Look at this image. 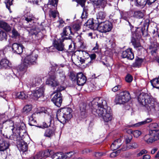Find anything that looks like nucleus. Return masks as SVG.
<instances>
[{"label":"nucleus","instance_id":"f257e3e1","mask_svg":"<svg viewBox=\"0 0 159 159\" xmlns=\"http://www.w3.org/2000/svg\"><path fill=\"white\" fill-rule=\"evenodd\" d=\"M92 113L96 116L102 118L106 122L111 121L112 118L111 108L106 101L101 98H96L91 102Z\"/></svg>","mask_w":159,"mask_h":159},{"label":"nucleus","instance_id":"f03ea898","mask_svg":"<svg viewBox=\"0 0 159 159\" xmlns=\"http://www.w3.org/2000/svg\"><path fill=\"white\" fill-rule=\"evenodd\" d=\"M138 100L140 104L145 107L148 112L152 114L157 112L159 115V105L150 95L142 93L139 96Z\"/></svg>","mask_w":159,"mask_h":159},{"label":"nucleus","instance_id":"7ed1b4c3","mask_svg":"<svg viewBox=\"0 0 159 159\" xmlns=\"http://www.w3.org/2000/svg\"><path fill=\"white\" fill-rule=\"evenodd\" d=\"M6 124L8 125L7 128L9 130H11L12 131L13 134L11 136L8 137L7 135H4V134L2 133V130H1V133L3 136L7 138L13 140H17L18 136L21 132L24 133L25 131V127L24 124L22 123L20 126H18L15 128L14 126V123L11 121L6 122Z\"/></svg>","mask_w":159,"mask_h":159},{"label":"nucleus","instance_id":"20e7f679","mask_svg":"<svg viewBox=\"0 0 159 159\" xmlns=\"http://www.w3.org/2000/svg\"><path fill=\"white\" fill-rule=\"evenodd\" d=\"M72 109L70 108H61L57 111V118L61 122H65L72 118Z\"/></svg>","mask_w":159,"mask_h":159},{"label":"nucleus","instance_id":"39448f33","mask_svg":"<svg viewBox=\"0 0 159 159\" xmlns=\"http://www.w3.org/2000/svg\"><path fill=\"white\" fill-rule=\"evenodd\" d=\"M98 24L97 30L102 33H106L110 31L112 28V23L108 21L101 22L98 21Z\"/></svg>","mask_w":159,"mask_h":159},{"label":"nucleus","instance_id":"423d86ee","mask_svg":"<svg viewBox=\"0 0 159 159\" xmlns=\"http://www.w3.org/2000/svg\"><path fill=\"white\" fill-rule=\"evenodd\" d=\"M130 99L129 93L127 91H124L116 97V102L117 104H124L128 102Z\"/></svg>","mask_w":159,"mask_h":159},{"label":"nucleus","instance_id":"0eeeda50","mask_svg":"<svg viewBox=\"0 0 159 159\" xmlns=\"http://www.w3.org/2000/svg\"><path fill=\"white\" fill-rule=\"evenodd\" d=\"M38 55L34 52H32L30 54L27 55L25 58L24 61L29 66L31 65L36 64L37 63Z\"/></svg>","mask_w":159,"mask_h":159},{"label":"nucleus","instance_id":"6e6552de","mask_svg":"<svg viewBox=\"0 0 159 159\" xmlns=\"http://www.w3.org/2000/svg\"><path fill=\"white\" fill-rule=\"evenodd\" d=\"M149 133L150 134L146 135L144 137V141L148 143H152L157 140V137H156L157 134L156 130H151Z\"/></svg>","mask_w":159,"mask_h":159},{"label":"nucleus","instance_id":"1a4fd4ad","mask_svg":"<svg viewBox=\"0 0 159 159\" xmlns=\"http://www.w3.org/2000/svg\"><path fill=\"white\" fill-rule=\"evenodd\" d=\"M44 88L43 87L37 88L33 90L30 97L34 100H37L38 98L43 95Z\"/></svg>","mask_w":159,"mask_h":159},{"label":"nucleus","instance_id":"9d476101","mask_svg":"<svg viewBox=\"0 0 159 159\" xmlns=\"http://www.w3.org/2000/svg\"><path fill=\"white\" fill-rule=\"evenodd\" d=\"M70 39L69 38H65L63 37H61L57 40H55L53 42V44L54 47L59 51H62L64 50V45L63 43V42L65 39Z\"/></svg>","mask_w":159,"mask_h":159},{"label":"nucleus","instance_id":"9b49d317","mask_svg":"<svg viewBox=\"0 0 159 159\" xmlns=\"http://www.w3.org/2000/svg\"><path fill=\"white\" fill-rule=\"evenodd\" d=\"M74 154L72 152H68L66 154L61 152L54 153L51 156L52 159H66L67 157H70Z\"/></svg>","mask_w":159,"mask_h":159},{"label":"nucleus","instance_id":"f8f14e48","mask_svg":"<svg viewBox=\"0 0 159 159\" xmlns=\"http://www.w3.org/2000/svg\"><path fill=\"white\" fill-rule=\"evenodd\" d=\"M23 46L19 43H13L12 45V51L14 53L17 54H21L23 52Z\"/></svg>","mask_w":159,"mask_h":159},{"label":"nucleus","instance_id":"ddd939ff","mask_svg":"<svg viewBox=\"0 0 159 159\" xmlns=\"http://www.w3.org/2000/svg\"><path fill=\"white\" fill-rule=\"evenodd\" d=\"M86 81V77L82 73H79L77 74L76 82L77 85L79 86L83 85L85 83Z\"/></svg>","mask_w":159,"mask_h":159},{"label":"nucleus","instance_id":"4468645a","mask_svg":"<svg viewBox=\"0 0 159 159\" xmlns=\"http://www.w3.org/2000/svg\"><path fill=\"white\" fill-rule=\"evenodd\" d=\"M131 50V49L129 48L123 51L122 54V57L127 58L128 59L131 60L133 59L134 57L133 53L132 52Z\"/></svg>","mask_w":159,"mask_h":159},{"label":"nucleus","instance_id":"2eb2a0df","mask_svg":"<svg viewBox=\"0 0 159 159\" xmlns=\"http://www.w3.org/2000/svg\"><path fill=\"white\" fill-rule=\"evenodd\" d=\"M46 84H48L52 87H55L58 85L59 82L57 81L56 78L54 75L51 76L46 81Z\"/></svg>","mask_w":159,"mask_h":159},{"label":"nucleus","instance_id":"dca6fc26","mask_svg":"<svg viewBox=\"0 0 159 159\" xmlns=\"http://www.w3.org/2000/svg\"><path fill=\"white\" fill-rule=\"evenodd\" d=\"M9 145V143L0 136V151H3L7 149Z\"/></svg>","mask_w":159,"mask_h":159},{"label":"nucleus","instance_id":"f3484780","mask_svg":"<svg viewBox=\"0 0 159 159\" xmlns=\"http://www.w3.org/2000/svg\"><path fill=\"white\" fill-rule=\"evenodd\" d=\"M53 152L52 151H49V150H46L43 152H40L38 153L36 155V157L38 159V157H37L38 156L41 157V158H45L47 157H48L49 156L51 155H53L54 153L55 152H53Z\"/></svg>","mask_w":159,"mask_h":159},{"label":"nucleus","instance_id":"a211bd4d","mask_svg":"<svg viewBox=\"0 0 159 159\" xmlns=\"http://www.w3.org/2000/svg\"><path fill=\"white\" fill-rule=\"evenodd\" d=\"M29 66V65L27 64L24 61L23 62L18 66L17 68V72L16 73V75H17V73L19 74V71L22 73L25 72Z\"/></svg>","mask_w":159,"mask_h":159},{"label":"nucleus","instance_id":"6ab92c4d","mask_svg":"<svg viewBox=\"0 0 159 159\" xmlns=\"http://www.w3.org/2000/svg\"><path fill=\"white\" fill-rule=\"evenodd\" d=\"M121 140L120 139L114 141L111 145V149L113 151H114L120 148L121 144Z\"/></svg>","mask_w":159,"mask_h":159},{"label":"nucleus","instance_id":"aec40b11","mask_svg":"<svg viewBox=\"0 0 159 159\" xmlns=\"http://www.w3.org/2000/svg\"><path fill=\"white\" fill-rule=\"evenodd\" d=\"M133 37H132L131 40V42L133 45L134 48H138L140 47V44L138 40V39L140 38V36H138L137 37V36H136V34H135L136 37V38H135L134 37V34H133Z\"/></svg>","mask_w":159,"mask_h":159},{"label":"nucleus","instance_id":"412c9836","mask_svg":"<svg viewBox=\"0 0 159 159\" xmlns=\"http://www.w3.org/2000/svg\"><path fill=\"white\" fill-rule=\"evenodd\" d=\"M94 3L95 7L103 9L105 6L106 2L103 0H94Z\"/></svg>","mask_w":159,"mask_h":159},{"label":"nucleus","instance_id":"4be33fe9","mask_svg":"<svg viewBox=\"0 0 159 159\" xmlns=\"http://www.w3.org/2000/svg\"><path fill=\"white\" fill-rule=\"evenodd\" d=\"M17 147L19 149L23 152H25L27 150V143L24 141H21L18 144Z\"/></svg>","mask_w":159,"mask_h":159},{"label":"nucleus","instance_id":"5701e85b","mask_svg":"<svg viewBox=\"0 0 159 159\" xmlns=\"http://www.w3.org/2000/svg\"><path fill=\"white\" fill-rule=\"evenodd\" d=\"M9 61L5 58H2L0 60V69L6 68L9 65Z\"/></svg>","mask_w":159,"mask_h":159},{"label":"nucleus","instance_id":"b1692460","mask_svg":"<svg viewBox=\"0 0 159 159\" xmlns=\"http://www.w3.org/2000/svg\"><path fill=\"white\" fill-rule=\"evenodd\" d=\"M136 1L135 5L139 7H144L147 3L148 5L151 4L148 0H136Z\"/></svg>","mask_w":159,"mask_h":159},{"label":"nucleus","instance_id":"393cba45","mask_svg":"<svg viewBox=\"0 0 159 159\" xmlns=\"http://www.w3.org/2000/svg\"><path fill=\"white\" fill-rule=\"evenodd\" d=\"M57 76L59 80H61V83L63 82L66 78L64 72L62 70H57Z\"/></svg>","mask_w":159,"mask_h":159},{"label":"nucleus","instance_id":"a878e982","mask_svg":"<svg viewBox=\"0 0 159 159\" xmlns=\"http://www.w3.org/2000/svg\"><path fill=\"white\" fill-rule=\"evenodd\" d=\"M0 28H2L7 31H9L11 30L10 26L6 22L0 20Z\"/></svg>","mask_w":159,"mask_h":159},{"label":"nucleus","instance_id":"bb28decb","mask_svg":"<svg viewBox=\"0 0 159 159\" xmlns=\"http://www.w3.org/2000/svg\"><path fill=\"white\" fill-rule=\"evenodd\" d=\"M144 15V11L143 10H138L134 12L133 16L135 18L141 19L143 18Z\"/></svg>","mask_w":159,"mask_h":159},{"label":"nucleus","instance_id":"cd10ccee","mask_svg":"<svg viewBox=\"0 0 159 159\" xmlns=\"http://www.w3.org/2000/svg\"><path fill=\"white\" fill-rule=\"evenodd\" d=\"M62 34L63 35L68 36L69 37H69L70 38L69 39H70V34H72L71 27L69 26L66 27L63 29Z\"/></svg>","mask_w":159,"mask_h":159},{"label":"nucleus","instance_id":"c85d7f7f","mask_svg":"<svg viewBox=\"0 0 159 159\" xmlns=\"http://www.w3.org/2000/svg\"><path fill=\"white\" fill-rule=\"evenodd\" d=\"M24 18H25V20L27 23H28L30 25L32 23L34 22L35 17L32 15L30 13H28L27 16H25Z\"/></svg>","mask_w":159,"mask_h":159},{"label":"nucleus","instance_id":"c756f323","mask_svg":"<svg viewBox=\"0 0 159 159\" xmlns=\"http://www.w3.org/2000/svg\"><path fill=\"white\" fill-rule=\"evenodd\" d=\"M16 96L19 99H26L28 97V95L25 93L24 92H20L17 93L16 94Z\"/></svg>","mask_w":159,"mask_h":159},{"label":"nucleus","instance_id":"7c9ffc66","mask_svg":"<svg viewBox=\"0 0 159 159\" xmlns=\"http://www.w3.org/2000/svg\"><path fill=\"white\" fill-rule=\"evenodd\" d=\"M55 130L53 129L49 128L47 129L44 134V136L46 137H50L54 134Z\"/></svg>","mask_w":159,"mask_h":159},{"label":"nucleus","instance_id":"2f4dec72","mask_svg":"<svg viewBox=\"0 0 159 159\" xmlns=\"http://www.w3.org/2000/svg\"><path fill=\"white\" fill-rule=\"evenodd\" d=\"M152 119L151 118H148L146 120L138 122L134 125L133 126H129V127H132L133 126L138 127L141 125L146 124L147 123H149L152 121Z\"/></svg>","mask_w":159,"mask_h":159},{"label":"nucleus","instance_id":"473e14b6","mask_svg":"<svg viewBox=\"0 0 159 159\" xmlns=\"http://www.w3.org/2000/svg\"><path fill=\"white\" fill-rule=\"evenodd\" d=\"M52 101L55 105L58 107H60L62 102V98H58L57 100L54 98H52L51 100Z\"/></svg>","mask_w":159,"mask_h":159},{"label":"nucleus","instance_id":"72a5a7b5","mask_svg":"<svg viewBox=\"0 0 159 159\" xmlns=\"http://www.w3.org/2000/svg\"><path fill=\"white\" fill-rule=\"evenodd\" d=\"M151 82L153 87L159 89V77L153 79L151 81Z\"/></svg>","mask_w":159,"mask_h":159},{"label":"nucleus","instance_id":"f704fd0d","mask_svg":"<svg viewBox=\"0 0 159 159\" xmlns=\"http://www.w3.org/2000/svg\"><path fill=\"white\" fill-rule=\"evenodd\" d=\"M106 16V14L104 12L100 11L98 12L97 15V19L98 20V23H98V21H99L100 20H103L105 18Z\"/></svg>","mask_w":159,"mask_h":159},{"label":"nucleus","instance_id":"c9c22d12","mask_svg":"<svg viewBox=\"0 0 159 159\" xmlns=\"http://www.w3.org/2000/svg\"><path fill=\"white\" fill-rule=\"evenodd\" d=\"M32 109V107L31 105H26L23 107L22 112L25 114H27L31 111Z\"/></svg>","mask_w":159,"mask_h":159},{"label":"nucleus","instance_id":"e433bc0d","mask_svg":"<svg viewBox=\"0 0 159 159\" xmlns=\"http://www.w3.org/2000/svg\"><path fill=\"white\" fill-rule=\"evenodd\" d=\"M35 115V114H33L29 118V124L30 126H34L36 123V121L34 119Z\"/></svg>","mask_w":159,"mask_h":159},{"label":"nucleus","instance_id":"4c0bfd02","mask_svg":"<svg viewBox=\"0 0 159 159\" xmlns=\"http://www.w3.org/2000/svg\"><path fill=\"white\" fill-rule=\"evenodd\" d=\"M41 80L39 77H36L33 80L31 83L32 87L38 85L41 82Z\"/></svg>","mask_w":159,"mask_h":159},{"label":"nucleus","instance_id":"58836bf2","mask_svg":"<svg viewBox=\"0 0 159 159\" xmlns=\"http://www.w3.org/2000/svg\"><path fill=\"white\" fill-rule=\"evenodd\" d=\"M58 1L57 0H49L48 3V6L49 8L51 6L54 7H56L57 6Z\"/></svg>","mask_w":159,"mask_h":159},{"label":"nucleus","instance_id":"ea45409f","mask_svg":"<svg viewBox=\"0 0 159 159\" xmlns=\"http://www.w3.org/2000/svg\"><path fill=\"white\" fill-rule=\"evenodd\" d=\"M51 120L49 119V121L46 123L45 122H43L41 125L40 126H38L37 127L39 128L44 129L47 128L50 126L51 124Z\"/></svg>","mask_w":159,"mask_h":159},{"label":"nucleus","instance_id":"a19ab883","mask_svg":"<svg viewBox=\"0 0 159 159\" xmlns=\"http://www.w3.org/2000/svg\"><path fill=\"white\" fill-rule=\"evenodd\" d=\"M40 32V30L39 27H36L31 29L30 32L32 35L34 34L36 35L38 33Z\"/></svg>","mask_w":159,"mask_h":159},{"label":"nucleus","instance_id":"79ce46f5","mask_svg":"<svg viewBox=\"0 0 159 159\" xmlns=\"http://www.w3.org/2000/svg\"><path fill=\"white\" fill-rule=\"evenodd\" d=\"M58 12L57 11L52 10H51L49 12V16L53 18H55L57 15H58Z\"/></svg>","mask_w":159,"mask_h":159},{"label":"nucleus","instance_id":"37998d69","mask_svg":"<svg viewBox=\"0 0 159 159\" xmlns=\"http://www.w3.org/2000/svg\"><path fill=\"white\" fill-rule=\"evenodd\" d=\"M7 39V34L6 33L2 31H0V41L6 40Z\"/></svg>","mask_w":159,"mask_h":159},{"label":"nucleus","instance_id":"c03bdc74","mask_svg":"<svg viewBox=\"0 0 159 159\" xmlns=\"http://www.w3.org/2000/svg\"><path fill=\"white\" fill-rule=\"evenodd\" d=\"M142 62V59L139 58L136 59L135 62L133 64V66L135 67H139L141 65Z\"/></svg>","mask_w":159,"mask_h":159},{"label":"nucleus","instance_id":"a18cd8bd","mask_svg":"<svg viewBox=\"0 0 159 159\" xmlns=\"http://www.w3.org/2000/svg\"><path fill=\"white\" fill-rule=\"evenodd\" d=\"M87 10L88 9L86 7H84L83 8V12L81 16V18L82 19L86 18L87 16Z\"/></svg>","mask_w":159,"mask_h":159},{"label":"nucleus","instance_id":"49530a36","mask_svg":"<svg viewBox=\"0 0 159 159\" xmlns=\"http://www.w3.org/2000/svg\"><path fill=\"white\" fill-rule=\"evenodd\" d=\"M13 0H5V3L6 4L7 8L9 10L10 12V6L12 5V1Z\"/></svg>","mask_w":159,"mask_h":159},{"label":"nucleus","instance_id":"de8ad7c7","mask_svg":"<svg viewBox=\"0 0 159 159\" xmlns=\"http://www.w3.org/2000/svg\"><path fill=\"white\" fill-rule=\"evenodd\" d=\"M120 150L125 151L129 149L128 144H121L120 147Z\"/></svg>","mask_w":159,"mask_h":159},{"label":"nucleus","instance_id":"09e8293b","mask_svg":"<svg viewBox=\"0 0 159 159\" xmlns=\"http://www.w3.org/2000/svg\"><path fill=\"white\" fill-rule=\"evenodd\" d=\"M132 137L131 135L128 134L125 137V139L126 144H128L131 141Z\"/></svg>","mask_w":159,"mask_h":159},{"label":"nucleus","instance_id":"8fccbe9b","mask_svg":"<svg viewBox=\"0 0 159 159\" xmlns=\"http://www.w3.org/2000/svg\"><path fill=\"white\" fill-rule=\"evenodd\" d=\"M142 134L141 132L139 130H135L133 131V134L136 138L138 137Z\"/></svg>","mask_w":159,"mask_h":159},{"label":"nucleus","instance_id":"3c124183","mask_svg":"<svg viewBox=\"0 0 159 159\" xmlns=\"http://www.w3.org/2000/svg\"><path fill=\"white\" fill-rule=\"evenodd\" d=\"M81 26L79 24H75L73 26V28L75 32L79 31L80 29Z\"/></svg>","mask_w":159,"mask_h":159},{"label":"nucleus","instance_id":"603ef678","mask_svg":"<svg viewBox=\"0 0 159 159\" xmlns=\"http://www.w3.org/2000/svg\"><path fill=\"white\" fill-rule=\"evenodd\" d=\"M125 80L127 82L130 83L133 80V77L131 75L128 74L126 76Z\"/></svg>","mask_w":159,"mask_h":159},{"label":"nucleus","instance_id":"864d4df0","mask_svg":"<svg viewBox=\"0 0 159 159\" xmlns=\"http://www.w3.org/2000/svg\"><path fill=\"white\" fill-rule=\"evenodd\" d=\"M121 88V84L117 85L114 87L112 89V90L114 92H116L119 90Z\"/></svg>","mask_w":159,"mask_h":159},{"label":"nucleus","instance_id":"5fc2aeb1","mask_svg":"<svg viewBox=\"0 0 159 159\" xmlns=\"http://www.w3.org/2000/svg\"><path fill=\"white\" fill-rule=\"evenodd\" d=\"M129 149L132 148H136L138 147V144L135 142L132 143L131 144L128 145Z\"/></svg>","mask_w":159,"mask_h":159},{"label":"nucleus","instance_id":"6e6d98bb","mask_svg":"<svg viewBox=\"0 0 159 159\" xmlns=\"http://www.w3.org/2000/svg\"><path fill=\"white\" fill-rule=\"evenodd\" d=\"M54 94L55 95L53 98H55L57 100L58 99V98H61V94L59 92H54Z\"/></svg>","mask_w":159,"mask_h":159},{"label":"nucleus","instance_id":"4d7b16f0","mask_svg":"<svg viewBox=\"0 0 159 159\" xmlns=\"http://www.w3.org/2000/svg\"><path fill=\"white\" fill-rule=\"evenodd\" d=\"M106 154L105 152H95V154H94V156L95 157L99 158L100 157L102 156H103L104 155Z\"/></svg>","mask_w":159,"mask_h":159},{"label":"nucleus","instance_id":"13d9d810","mask_svg":"<svg viewBox=\"0 0 159 159\" xmlns=\"http://www.w3.org/2000/svg\"><path fill=\"white\" fill-rule=\"evenodd\" d=\"M70 78L71 80L72 81H76L77 79V75H76L75 74L71 73H70Z\"/></svg>","mask_w":159,"mask_h":159},{"label":"nucleus","instance_id":"bf43d9fd","mask_svg":"<svg viewBox=\"0 0 159 159\" xmlns=\"http://www.w3.org/2000/svg\"><path fill=\"white\" fill-rule=\"evenodd\" d=\"M58 23H59V25H58V27H61L64 25V24H65L64 21L61 19L59 18V20L57 21Z\"/></svg>","mask_w":159,"mask_h":159},{"label":"nucleus","instance_id":"052dcab7","mask_svg":"<svg viewBox=\"0 0 159 159\" xmlns=\"http://www.w3.org/2000/svg\"><path fill=\"white\" fill-rule=\"evenodd\" d=\"M86 0H79L77 2L80 4L82 7L84 6Z\"/></svg>","mask_w":159,"mask_h":159},{"label":"nucleus","instance_id":"680f3d73","mask_svg":"<svg viewBox=\"0 0 159 159\" xmlns=\"http://www.w3.org/2000/svg\"><path fill=\"white\" fill-rule=\"evenodd\" d=\"M8 118L7 116L5 114V113L2 114L0 115V120H3V119H7Z\"/></svg>","mask_w":159,"mask_h":159},{"label":"nucleus","instance_id":"e2e57ef3","mask_svg":"<svg viewBox=\"0 0 159 159\" xmlns=\"http://www.w3.org/2000/svg\"><path fill=\"white\" fill-rule=\"evenodd\" d=\"M119 150L117 151L113 152L111 153L110 155V157H116L117 155V152Z\"/></svg>","mask_w":159,"mask_h":159},{"label":"nucleus","instance_id":"0e129e2a","mask_svg":"<svg viewBox=\"0 0 159 159\" xmlns=\"http://www.w3.org/2000/svg\"><path fill=\"white\" fill-rule=\"evenodd\" d=\"M12 33L14 37H16L18 35V33L17 31L14 29L12 30Z\"/></svg>","mask_w":159,"mask_h":159},{"label":"nucleus","instance_id":"69168bd1","mask_svg":"<svg viewBox=\"0 0 159 159\" xmlns=\"http://www.w3.org/2000/svg\"><path fill=\"white\" fill-rule=\"evenodd\" d=\"M123 18L125 20L128 21L129 18V16H128V15L127 13H125L124 14L123 16Z\"/></svg>","mask_w":159,"mask_h":159},{"label":"nucleus","instance_id":"338daca9","mask_svg":"<svg viewBox=\"0 0 159 159\" xmlns=\"http://www.w3.org/2000/svg\"><path fill=\"white\" fill-rule=\"evenodd\" d=\"M147 151L145 150H143L142 151H141L139 153V156H142V155L143 154L145 153H147Z\"/></svg>","mask_w":159,"mask_h":159},{"label":"nucleus","instance_id":"774afa93","mask_svg":"<svg viewBox=\"0 0 159 159\" xmlns=\"http://www.w3.org/2000/svg\"><path fill=\"white\" fill-rule=\"evenodd\" d=\"M65 89V88L63 86H61L60 87H58L57 90V92H59L60 93V91L64 90Z\"/></svg>","mask_w":159,"mask_h":159}]
</instances>
